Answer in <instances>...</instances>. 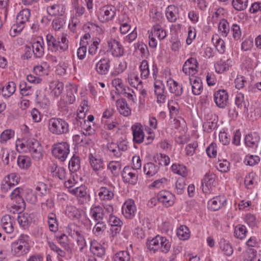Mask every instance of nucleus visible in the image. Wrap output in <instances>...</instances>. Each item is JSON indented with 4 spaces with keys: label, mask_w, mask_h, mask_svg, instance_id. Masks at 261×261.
Returning <instances> with one entry per match:
<instances>
[{
    "label": "nucleus",
    "mask_w": 261,
    "mask_h": 261,
    "mask_svg": "<svg viewBox=\"0 0 261 261\" xmlns=\"http://www.w3.org/2000/svg\"><path fill=\"white\" fill-rule=\"evenodd\" d=\"M125 81L130 86L136 88H138L142 83L138 72L135 70H132L127 73V76L125 79Z\"/></svg>",
    "instance_id": "obj_28"
},
{
    "label": "nucleus",
    "mask_w": 261,
    "mask_h": 261,
    "mask_svg": "<svg viewBox=\"0 0 261 261\" xmlns=\"http://www.w3.org/2000/svg\"><path fill=\"white\" fill-rule=\"evenodd\" d=\"M116 105L117 110L121 115L126 117L131 114V110L128 107L125 99L120 98L116 100Z\"/></svg>",
    "instance_id": "obj_31"
},
{
    "label": "nucleus",
    "mask_w": 261,
    "mask_h": 261,
    "mask_svg": "<svg viewBox=\"0 0 261 261\" xmlns=\"http://www.w3.org/2000/svg\"><path fill=\"white\" fill-rule=\"evenodd\" d=\"M159 169L160 167L159 165H155L151 162L145 164L143 167L144 172L148 177L155 175L158 172Z\"/></svg>",
    "instance_id": "obj_39"
},
{
    "label": "nucleus",
    "mask_w": 261,
    "mask_h": 261,
    "mask_svg": "<svg viewBox=\"0 0 261 261\" xmlns=\"http://www.w3.org/2000/svg\"><path fill=\"white\" fill-rule=\"evenodd\" d=\"M110 67V61L108 58L101 59L95 65L96 72L101 75L107 74Z\"/></svg>",
    "instance_id": "obj_29"
},
{
    "label": "nucleus",
    "mask_w": 261,
    "mask_h": 261,
    "mask_svg": "<svg viewBox=\"0 0 261 261\" xmlns=\"http://www.w3.org/2000/svg\"><path fill=\"white\" fill-rule=\"evenodd\" d=\"M68 192L76 197L78 203L80 205L86 203L91 199L90 195L88 192L87 188L83 185L73 189L68 190Z\"/></svg>",
    "instance_id": "obj_11"
},
{
    "label": "nucleus",
    "mask_w": 261,
    "mask_h": 261,
    "mask_svg": "<svg viewBox=\"0 0 261 261\" xmlns=\"http://www.w3.org/2000/svg\"><path fill=\"white\" fill-rule=\"evenodd\" d=\"M15 224V218L9 215L4 216L1 219L2 227L7 233H11L13 232Z\"/></svg>",
    "instance_id": "obj_24"
},
{
    "label": "nucleus",
    "mask_w": 261,
    "mask_h": 261,
    "mask_svg": "<svg viewBox=\"0 0 261 261\" xmlns=\"http://www.w3.org/2000/svg\"><path fill=\"white\" fill-rule=\"evenodd\" d=\"M153 160L159 165L164 166L168 165L170 162L169 157L163 153H156L154 156Z\"/></svg>",
    "instance_id": "obj_57"
},
{
    "label": "nucleus",
    "mask_w": 261,
    "mask_h": 261,
    "mask_svg": "<svg viewBox=\"0 0 261 261\" xmlns=\"http://www.w3.org/2000/svg\"><path fill=\"white\" fill-rule=\"evenodd\" d=\"M168 107L171 116L173 117L178 114L179 110V106L178 102L173 99L168 101Z\"/></svg>",
    "instance_id": "obj_61"
},
{
    "label": "nucleus",
    "mask_w": 261,
    "mask_h": 261,
    "mask_svg": "<svg viewBox=\"0 0 261 261\" xmlns=\"http://www.w3.org/2000/svg\"><path fill=\"white\" fill-rule=\"evenodd\" d=\"M31 12L30 10L28 9H22L18 14L16 21L18 24H23L25 26V23L28 22L30 17Z\"/></svg>",
    "instance_id": "obj_44"
},
{
    "label": "nucleus",
    "mask_w": 261,
    "mask_h": 261,
    "mask_svg": "<svg viewBox=\"0 0 261 261\" xmlns=\"http://www.w3.org/2000/svg\"><path fill=\"white\" fill-rule=\"evenodd\" d=\"M88 110L89 106L88 101L86 100H82L77 111V117L80 119L85 118L86 114Z\"/></svg>",
    "instance_id": "obj_55"
},
{
    "label": "nucleus",
    "mask_w": 261,
    "mask_h": 261,
    "mask_svg": "<svg viewBox=\"0 0 261 261\" xmlns=\"http://www.w3.org/2000/svg\"><path fill=\"white\" fill-rule=\"evenodd\" d=\"M218 182L216 180V176L212 172H208L201 180L202 190L205 194H210L214 193Z\"/></svg>",
    "instance_id": "obj_6"
},
{
    "label": "nucleus",
    "mask_w": 261,
    "mask_h": 261,
    "mask_svg": "<svg viewBox=\"0 0 261 261\" xmlns=\"http://www.w3.org/2000/svg\"><path fill=\"white\" fill-rule=\"evenodd\" d=\"M257 177L255 172H251L248 173L244 179V185L248 189H252L257 185Z\"/></svg>",
    "instance_id": "obj_37"
},
{
    "label": "nucleus",
    "mask_w": 261,
    "mask_h": 261,
    "mask_svg": "<svg viewBox=\"0 0 261 261\" xmlns=\"http://www.w3.org/2000/svg\"><path fill=\"white\" fill-rule=\"evenodd\" d=\"M171 170L174 173L177 174L183 178L187 176L188 174L187 167L181 164H173L171 166Z\"/></svg>",
    "instance_id": "obj_43"
},
{
    "label": "nucleus",
    "mask_w": 261,
    "mask_h": 261,
    "mask_svg": "<svg viewBox=\"0 0 261 261\" xmlns=\"http://www.w3.org/2000/svg\"><path fill=\"white\" fill-rule=\"evenodd\" d=\"M231 61L229 59L226 61L220 60L215 64V69L216 72L222 73L229 69L231 66Z\"/></svg>",
    "instance_id": "obj_40"
},
{
    "label": "nucleus",
    "mask_w": 261,
    "mask_h": 261,
    "mask_svg": "<svg viewBox=\"0 0 261 261\" xmlns=\"http://www.w3.org/2000/svg\"><path fill=\"white\" fill-rule=\"evenodd\" d=\"M31 220V217L28 213L20 214L17 218L19 224L24 228H27L30 225Z\"/></svg>",
    "instance_id": "obj_50"
},
{
    "label": "nucleus",
    "mask_w": 261,
    "mask_h": 261,
    "mask_svg": "<svg viewBox=\"0 0 261 261\" xmlns=\"http://www.w3.org/2000/svg\"><path fill=\"white\" fill-rule=\"evenodd\" d=\"M260 137L256 133L248 134L245 138V143L247 146L251 148H256L257 146Z\"/></svg>",
    "instance_id": "obj_36"
},
{
    "label": "nucleus",
    "mask_w": 261,
    "mask_h": 261,
    "mask_svg": "<svg viewBox=\"0 0 261 261\" xmlns=\"http://www.w3.org/2000/svg\"><path fill=\"white\" fill-rule=\"evenodd\" d=\"M67 232L75 239L76 243V249L82 251L86 246V242L81 228L75 223H70L67 227Z\"/></svg>",
    "instance_id": "obj_5"
},
{
    "label": "nucleus",
    "mask_w": 261,
    "mask_h": 261,
    "mask_svg": "<svg viewBox=\"0 0 261 261\" xmlns=\"http://www.w3.org/2000/svg\"><path fill=\"white\" fill-rule=\"evenodd\" d=\"M136 51L139 52L142 58L147 56L149 54L147 46L142 42H138L134 44Z\"/></svg>",
    "instance_id": "obj_58"
},
{
    "label": "nucleus",
    "mask_w": 261,
    "mask_h": 261,
    "mask_svg": "<svg viewBox=\"0 0 261 261\" xmlns=\"http://www.w3.org/2000/svg\"><path fill=\"white\" fill-rule=\"evenodd\" d=\"M108 51L115 57H120L124 55V49L120 42L114 38L107 41Z\"/></svg>",
    "instance_id": "obj_13"
},
{
    "label": "nucleus",
    "mask_w": 261,
    "mask_h": 261,
    "mask_svg": "<svg viewBox=\"0 0 261 261\" xmlns=\"http://www.w3.org/2000/svg\"><path fill=\"white\" fill-rule=\"evenodd\" d=\"M121 175L124 182L135 185L138 181V172L130 167H125L122 172Z\"/></svg>",
    "instance_id": "obj_16"
},
{
    "label": "nucleus",
    "mask_w": 261,
    "mask_h": 261,
    "mask_svg": "<svg viewBox=\"0 0 261 261\" xmlns=\"http://www.w3.org/2000/svg\"><path fill=\"white\" fill-rule=\"evenodd\" d=\"M89 159L91 167L93 170L99 171L103 168V163L100 159L90 154L89 156Z\"/></svg>",
    "instance_id": "obj_48"
},
{
    "label": "nucleus",
    "mask_w": 261,
    "mask_h": 261,
    "mask_svg": "<svg viewBox=\"0 0 261 261\" xmlns=\"http://www.w3.org/2000/svg\"><path fill=\"white\" fill-rule=\"evenodd\" d=\"M248 0H232V7L236 11H241L245 10L248 6Z\"/></svg>",
    "instance_id": "obj_62"
},
{
    "label": "nucleus",
    "mask_w": 261,
    "mask_h": 261,
    "mask_svg": "<svg viewBox=\"0 0 261 261\" xmlns=\"http://www.w3.org/2000/svg\"><path fill=\"white\" fill-rule=\"evenodd\" d=\"M148 124L149 127L145 126L144 127V130L148 135V136L146 138V144L150 143L154 138V134L153 130L157 128L158 121L155 117L151 116L149 118Z\"/></svg>",
    "instance_id": "obj_22"
},
{
    "label": "nucleus",
    "mask_w": 261,
    "mask_h": 261,
    "mask_svg": "<svg viewBox=\"0 0 261 261\" xmlns=\"http://www.w3.org/2000/svg\"><path fill=\"white\" fill-rule=\"evenodd\" d=\"M219 247L221 251L225 255L230 256L233 252L232 247L229 242L224 239H221L219 242Z\"/></svg>",
    "instance_id": "obj_35"
},
{
    "label": "nucleus",
    "mask_w": 261,
    "mask_h": 261,
    "mask_svg": "<svg viewBox=\"0 0 261 261\" xmlns=\"http://www.w3.org/2000/svg\"><path fill=\"white\" fill-rule=\"evenodd\" d=\"M137 211L135 201L131 199H127L122 206V213L125 218L129 219L133 218Z\"/></svg>",
    "instance_id": "obj_17"
},
{
    "label": "nucleus",
    "mask_w": 261,
    "mask_h": 261,
    "mask_svg": "<svg viewBox=\"0 0 261 261\" xmlns=\"http://www.w3.org/2000/svg\"><path fill=\"white\" fill-rule=\"evenodd\" d=\"M48 131L52 134L61 135L69 132V126L67 122L60 118L53 117L48 121Z\"/></svg>",
    "instance_id": "obj_3"
},
{
    "label": "nucleus",
    "mask_w": 261,
    "mask_h": 261,
    "mask_svg": "<svg viewBox=\"0 0 261 261\" xmlns=\"http://www.w3.org/2000/svg\"><path fill=\"white\" fill-rule=\"evenodd\" d=\"M226 198L224 195H219L210 199L207 202V208L212 211H216L226 204Z\"/></svg>",
    "instance_id": "obj_18"
},
{
    "label": "nucleus",
    "mask_w": 261,
    "mask_h": 261,
    "mask_svg": "<svg viewBox=\"0 0 261 261\" xmlns=\"http://www.w3.org/2000/svg\"><path fill=\"white\" fill-rule=\"evenodd\" d=\"M24 197L25 200L29 202L35 204L38 201V195L35 193L34 190L31 189L25 188Z\"/></svg>",
    "instance_id": "obj_51"
},
{
    "label": "nucleus",
    "mask_w": 261,
    "mask_h": 261,
    "mask_svg": "<svg viewBox=\"0 0 261 261\" xmlns=\"http://www.w3.org/2000/svg\"><path fill=\"white\" fill-rule=\"evenodd\" d=\"M20 180L19 175L17 173H11L5 176L1 181V189L4 192H7L10 189L17 185Z\"/></svg>",
    "instance_id": "obj_12"
},
{
    "label": "nucleus",
    "mask_w": 261,
    "mask_h": 261,
    "mask_svg": "<svg viewBox=\"0 0 261 261\" xmlns=\"http://www.w3.org/2000/svg\"><path fill=\"white\" fill-rule=\"evenodd\" d=\"M66 10V3L64 1L58 2L46 8L47 14L53 17L63 16Z\"/></svg>",
    "instance_id": "obj_15"
},
{
    "label": "nucleus",
    "mask_w": 261,
    "mask_h": 261,
    "mask_svg": "<svg viewBox=\"0 0 261 261\" xmlns=\"http://www.w3.org/2000/svg\"><path fill=\"white\" fill-rule=\"evenodd\" d=\"M157 199L164 206L169 207L174 204L175 200V196L169 191L162 190L158 193Z\"/></svg>",
    "instance_id": "obj_14"
},
{
    "label": "nucleus",
    "mask_w": 261,
    "mask_h": 261,
    "mask_svg": "<svg viewBox=\"0 0 261 261\" xmlns=\"http://www.w3.org/2000/svg\"><path fill=\"white\" fill-rule=\"evenodd\" d=\"M46 39L48 49L53 52L58 51L59 42L51 34H48L46 35Z\"/></svg>",
    "instance_id": "obj_49"
},
{
    "label": "nucleus",
    "mask_w": 261,
    "mask_h": 261,
    "mask_svg": "<svg viewBox=\"0 0 261 261\" xmlns=\"http://www.w3.org/2000/svg\"><path fill=\"white\" fill-rule=\"evenodd\" d=\"M79 176L75 173H72L70 177L64 182L65 187L68 190L73 189V187L78 184Z\"/></svg>",
    "instance_id": "obj_60"
},
{
    "label": "nucleus",
    "mask_w": 261,
    "mask_h": 261,
    "mask_svg": "<svg viewBox=\"0 0 261 261\" xmlns=\"http://www.w3.org/2000/svg\"><path fill=\"white\" fill-rule=\"evenodd\" d=\"M159 235H157L151 239H148L146 242V246L148 249L153 253L158 251V245L159 242Z\"/></svg>",
    "instance_id": "obj_59"
},
{
    "label": "nucleus",
    "mask_w": 261,
    "mask_h": 261,
    "mask_svg": "<svg viewBox=\"0 0 261 261\" xmlns=\"http://www.w3.org/2000/svg\"><path fill=\"white\" fill-rule=\"evenodd\" d=\"M166 85L169 92L176 97L180 96L183 90L182 86L177 82L171 78H169L166 81Z\"/></svg>",
    "instance_id": "obj_27"
},
{
    "label": "nucleus",
    "mask_w": 261,
    "mask_h": 261,
    "mask_svg": "<svg viewBox=\"0 0 261 261\" xmlns=\"http://www.w3.org/2000/svg\"><path fill=\"white\" fill-rule=\"evenodd\" d=\"M256 255V251L252 248H248L241 255L244 261H252Z\"/></svg>",
    "instance_id": "obj_64"
},
{
    "label": "nucleus",
    "mask_w": 261,
    "mask_h": 261,
    "mask_svg": "<svg viewBox=\"0 0 261 261\" xmlns=\"http://www.w3.org/2000/svg\"><path fill=\"white\" fill-rule=\"evenodd\" d=\"M133 140L135 143H141L144 139V134L142 125L140 123H135L132 127Z\"/></svg>",
    "instance_id": "obj_25"
},
{
    "label": "nucleus",
    "mask_w": 261,
    "mask_h": 261,
    "mask_svg": "<svg viewBox=\"0 0 261 261\" xmlns=\"http://www.w3.org/2000/svg\"><path fill=\"white\" fill-rule=\"evenodd\" d=\"M177 235L180 240H188L190 236V231L186 226L181 225L177 230Z\"/></svg>",
    "instance_id": "obj_63"
},
{
    "label": "nucleus",
    "mask_w": 261,
    "mask_h": 261,
    "mask_svg": "<svg viewBox=\"0 0 261 261\" xmlns=\"http://www.w3.org/2000/svg\"><path fill=\"white\" fill-rule=\"evenodd\" d=\"M131 256L128 251H119L113 257V261H130Z\"/></svg>",
    "instance_id": "obj_52"
},
{
    "label": "nucleus",
    "mask_w": 261,
    "mask_h": 261,
    "mask_svg": "<svg viewBox=\"0 0 261 261\" xmlns=\"http://www.w3.org/2000/svg\"><path fill=\"white\" fill-rule=\"evenodd\" d=\"M114 187L112 186L101 187L98 190V196L101 201L111 200L114 196Z\"/></svg>",
    "instance_id": "obj_23"
},
{
    "label": "nucleus",
    "mask_w": 261,
    "mask_h": 261,
    "mask_svg": "<svg viewBox=\"0 0 261 261\" xmlns=\"http://www.w3.org/2000/svg\"><path fill=\"white\" fill-rule=\"evenodd\" d=\"M30 238L27 234H21L18 239L12 243L11 252L17 257L27 254L30 250Z\"/></svg>",
    "instance_id": "obj_2"
},
{
    "label": "nucleus",
    "mask_w": 261,
    "mask_h": 261,
    "mask_svg": "<svg viewBox=\"0 0 261 261\" xmlns=\"http://www.w3.org/2000/svg\"><path fill=\"white\" fill-rule=\"evenodd\" d=\"M248 232L247 228L244 225L238 224L234 228V236L240 240L244 239Z\"/></svg>",
    "instance_id": "obj_47"
},
{
    "label": "nucleus",
    "mask_w": 261,
    "mask_h": 261,
    "mask_svg": "<svg viewBox=\"0 0 261 261\" xmlns=\"http://www.w3.org/2000/svg\"><path fill=\"white\" fill-rule=\"evenodd\" d=\"M66 214L68 217L72 219H79L81 216L80 211L73 205H70L66 207Z\"/></svg>",
    "instance_id": "obj_56"
},
{
    "label": "nucleus",
    "mask_w": 261,
    "mask_h": 261,
    "mask_svg": "<svg viewBox=\"0 0 261 261\" xmlns=\"http://www.w3.org/2000/svg\"><path fill=\"white\" fill-rule=\"evenodd\" d=\"M192 86V91L193 94L199 95L203 90V86L201 80L198 77L190 79Z\"/></svg>",
    "instance_id": "obj_41"
},
{
    "label": "nucleus",
    "mask_w": 261,
    "mask_h": 261,
    "mask_svg": "<svg viewBox=\"0 0 261 261\" xmlns=\"http://www.w3.org/2000/svg\"><path fill=\"white\" fill-rule=\"evenodd\" d=\"M178 14V8L174 5L168 6L165 11L166 17L170 22H174L176 21Z\"/></svg>",
    "instance_id": "obj_32"
},
{
    "label": "nucleus",
    "mask_w": 261,
    "mask_h": 261,
    "mask_svg": "<svg viewBox=\"0 0 261 261\" xmlns=\"http://www.w3.org/2000/svg\"><path fill=\"white\" fill-rule=\"evenodd\" d=\"M159 245H158V251H160L163 253H167L170 249L171 243L166 238L161 236L159 237Z\"/></svg>",
    "instance_id": "obj_42"
},
{
    "label": "nucleus",
    "mask_w": 261,
    "mask_h": 261,
    "mask_svg": "<svg viewBox=\"0 0 261 261\" xmlns=\"http://www.w3.org/2000/svg\"><path fill=\"white\" fill-rule=\"evenodd\" d=\"M33 51L36 58H41L44 55V42L41 38H38L32 44Z\"/></svg>",
    "instance_id": "obj_33"
},
{
    "label": "nucleus",
    "mask_w": 261,
    "mask_h": 261,
    "mask_svg": "<svg viewBox=\"0 0 261 261\" xmlns=\"http://www.w3.org/2000/svg\"><path fill=\"white\" fill-rule=\"evenodd\" d=\"M48 86L49 94L55 98H58L62 93L64 89V84L57 80L50 82Z\"/></svg>",
    "instance_id": "obj_21"
},
{
    "label": "nucleus",
    "mask_w": 261,
    "mask_h": 261,
    "mask_svg": "<svg viewBox=\"0 0 261 261\" xmlns=\"http://www.w3.org/2000/svg\"><path fill=\"white\" fill-rule=\"evenodd\" d=\"M230 31L229 23L226 19H221L218 24V31L223 37H226Z\"/></svg>",
    "instance_id": "obj_54"
},
{
    "label": "nucleus",
    "mask_w": 261,
    "mask_h": 261,
    "mask_svg": "<svg viewBox=\"0 0 261 261\" xmlns=\"http://www.w3.org/2000/svg\"><path fill=\"white\" fill-rule=\"evenodd\" d=\"M25 188L18 187L11 193L10 197L13 203L11 204V211L14 213H20L25 207V202L23 196L24 195Z\"/></svg>",
    "instance_id": "obj_4"
},
{
    "label": "nucleus",
    "mask_w": 261,
    "mask_h": 261,
    "mask_svg": "<svg viewBox=\"0 0 261 261\" xmlns=\"http://www.w3.org/2000/svg\"><path fill=\"white\" fill-rule=\"evenodd\" d=\"M228 95L226 91L219 90L214 94V99L216 105L220 108L225 107L227 103Z\"/></svg>",
    "instance_id": "obj_26"
},
{
    "label": "nucleus",
    "mask_w": 261,
    "mask_h": 261,
    "mask_svg": "<svg viewBox=\"0 0 261 261\" xmlns=\"http://www.w3.org/2000/svg\"><path fill=\"white\" fill-rule=\"evenodd\" d=\"M34 189L38 196H43L47 194L48 186L43 182H38L34 185Z\"/></svg>",
    "instance_id": "obj_53"
},
{
    "label": "nucleus",
    "mask_w": 261,
    "mask_h": 261,
    "mask_svg": "<svg viewBox=\"0 0 261 261\" xmlns=\"http://www.w3.org/2000/svg\"><path fill=\"white\" fill-rule=\"evenodd\" d=\"M16 84L13 82H9L3 86L2 89V94L6 98L10 97L16 91Z\"/></svg>",
    "instance_id": "obj_38"
},
{
    "label": "nucleus",
    "mask_w": 261,
    "mask_h": 261,
    "mask_svg": "<svg viewBox=\"0 0 261 261\" xmlns=\"http://www.w3.org/2000/svg\"><path fill=\"white\" fill-rule=\"evenodd\" d=\"M116 14V8L113 5H106L100 7L97 12L99 21L102 23L113 20Z\"/></svg>",
    "instance_id": "obj_9"
},
{
    "label": "nucleus",
    "mask_w": 261,
    "mask_h": 261,
    "mask_svg": "<svg viewBox=\"0 0 261 261\" xmlns=\"http://www.w3.org/2000/svg\"><path fill=\"white\" fill-rule=\"evenodd\" d=\"M148 33L149 45L153 48H156L158 44V41L155 38V37H158L160 40H162L164 39L167 36L165 30L159 24L153 25L150 31Z\"/></svg>",
    "instance_id": "obj_8"
},
{
    "label": "nucleus",
    "mask_w": 261,
    "mask_h": 261,
    "mask_svg": "<svg viewBox=\"0 0 261 261\" xmlns=\"http://www.w3.org/2000/svg\"><path fill=\"white\" fill-rule=\"evenodd\" d=\"M107 244L105 243L98 242L96 240L91 241L90 244V251L94 255L102 257L105 255Z\"/></svg>",
    "instance_id": "obj_20"
},
{
    "label": "nucleus",
    "mask_w": 261,
    "mask_h": 261,
    "mask_svg": "<svg viewBox=\"0 0 261 261\" xmlns=\"http://www.w3.org/2000/svg\"><path fill=\"white\" fill-rule=\"evenodd\" d=\"M85 9L83 6L77 5L70 11V17L68 27L74 32L77 25L80 23V18L84 14Z\"/></svg>",
    "instance_id": "obj_10"
},
{
    "label": "nucleus",
    "mask_w": 261,
    "mask_h": 261,
    "mask_svg": "<svg viewBox=\"0 0 261 261\" xmlns=\"http://www.w3.org/2000/svg\"><path fill=\"white\" fill-rule=\"evenodd\" d=\"M15 134V131L12 129L4 130L0 135V143L7 144L8 141L14 138Z\"/></svg>",
    "instance_id": "obj_46"
},
{
    "label": "nucleus",
    "mask_w": 261,
    "mask_h": 261,
    "mask_svg": "<svg viewBox=\"0 0 261 261\" xmlns=\"http://www.w3.org/2000/svg\"><path fill=\"white\" fill-rule=\"evenodd\" d=\"M198 63L196 59L190 58L184 63L182 71L185 74L189 76H194L198 72Z\"/></svg>",
    "instance_id": "obj_19"
},
{
    "label": "nucleus",
    "mask_w": 261,
    "mask_h": 261,
    "mask_svg": "<svg viewBox=\"0 0 261 261\" xmlns=\"http://www.w3.org/2000/svg\"><path fill=\"white\" fill-rule=\"evenodd\" d=\"M89 215L94 221H100L105 216L103 208L100 205H92L90 209Z\"/></svg>",
    "instance_id": "obj_30"
},
{
    "label": "nucleus",
    "mask_w": 261,
    "mask_h": 261,
    "mask_svg": "<svg viewBox=\"0 0 261 261\" xmlns=\"http://www.w3.org/2000/svg\"><path fill=\"white\" fill-rule=\"evenodd\" d=\"M212 42L217 51L220 54H223L226 50V45L224 41L217 34L212 36Z\"/></svg>",
    "instance_id": "obj_34"
},
{
    "label": "nucleus",
    "mask_w": 261,
    "mask_h": 261,
    "mask_svg": "<svg viewBox=\"0 0 261 261\" xmlns=\"http://www.w3.org/2000/svg\"><path fill=\"white\" fill-rule=\"evenodd\" d=\"M15 147L16 150L20 153H29L34 160L39 161L43 158V146L36 139H18L15 142Z\"/></svg>",
    "instance_id": "obj_1"
},
{
    "label": "nucleus",
    "mask_w": 261,
    "mask_h": 261,
    "mask_svg": "<svg viewBox=\"0 0 261 261\" xmlns=\"http://www.w3.org/2000/svg\"><path fill=\"white\" fill-rule=\"evenodd\" d=\"M69 152L70 145L66 142L56 143L51 146L53 155L62 162L66 159Z\"/></svg>",
    "instance_id": "obj_7"
},
{
    "label": "nucleus",
    "mask_w": 261,
    "mask_h": 261,
    "mask_svg": "<svg viewBox=\"0 0 261 261\" xmlns=\"http://www.w3.org/2000/svg\"><path fill=\"white\" fill-rule=\"evenodd\" d=\"M18 167L23 170L29 169L32 165L31 158L27 155H19L17 160Z\"/></svg>",
    "instance_id": "obj_45"
}]
</instances>
